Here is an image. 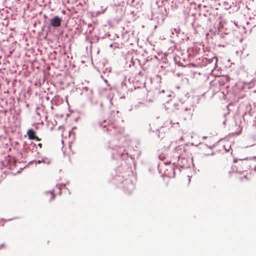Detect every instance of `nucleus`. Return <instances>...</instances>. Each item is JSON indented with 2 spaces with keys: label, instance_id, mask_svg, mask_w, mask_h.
Segmentation results:
<instances>
[{
  "label": "nucleus",
  "instance_id": "nucleus-1",
  "mask_svg": "<svg viewBox=\"0 0 256 256\" xmlns=\"http://www.w3.org/2000/svg\"><path fill=\"white\" fill-rule=\"evenodd\" d=\"M204 138H208L212 142L209 143V146H208L207 144L202 149V154L204 156H207L210 154H213V152L212 150V148L217 143V140L216 138H214L212 136H206V137H204Z\"/></svg>",
  "mask_w": 256,
  "mask_h": 256
},
{
  "label": "nucleus",
  "instance_id": "nucleus-2",
  "mask_svg": "<svg viewBox=\"0 0 256 256\" xmlns=\"http://www.w3.org/2000/svg\"><path fill=\"white\" fill-rule=\"evenodd\" d=\"M62 22L61 18L58 16H54L50 20V25L53 27H59L60 26Z\"/></svg>",
  "mask_w": 256,
  "mask_h": 256
},
{
  "label": "nucleus",
  "instance_id": "nucleus-3",
  "mask_svg": "<svg viewBox=\"0 0 256 256\" xmlns=\"http://www.w3.org/2000/svg\"><path fill=\"white\" fill-rule=\"evenodd\" d=\"M27 134L30 140H36L38 141L40 140V138L36 136V132L32 129L28 130Z\"/></svg>",
  "mask_w": 256,
  "mask_h": 256
},
{
  "label": "nucleus",
  "instance_id": "nucleus-4",
  "mask_svg": "<svg viewBox=\"0 0 256 256\" xmlns=\"http://www.w3.org/2000/svg\"><path fill=\"white\" fill-rule=\"evenodd\" d=\"M47 194L50 195L52 200H53L54 198L55 195L54 194L53 192H48L47 193Z\"/></svg>",
  "mask_w": 256,
  "mask_h": 256
},
{
  "label": "nucleus",
  "instance_id": "nucleus-5",
  "mask_svg": "<svg viewBox=\"0 0 256 256\" xmlns=\"http://www.w3.org/2000/svg\"><path fill=\"white\" fill-rule=\"evenodd\" d=\"M244 178L245 180H247V179H248V178H247V177H246V176H243V177L241 178H240V180H243V179H244Z\"/></svg>",
  "mask_w": 256,
  "mask_h": 256
},
{
  "label": "nucleus",
  "instance_id": "nucleus-6",
  "mask_svg": "<svg viewBox=\"0 0 256 256\" xmlns=\"http://www.w3.org/2000/svg\"><path fill=\"white\" fill-rule=\"evenodd\" d=\"M38 146L41 148L42 147V144L41 143H40L38 144Z\"/></svg>",
  "mask_w": 256,
  "mask_h": 256
},
{
  "label": "nucleus",
  "instance_id": "nucleus-7",
  "mask_svg": "<svg viewBox=\"0 0 256 256\" xmlns=\"http://www.w3.org/2000/svg\"><path fill=\"white\" fill-rule=\"evenodd\" d=\"M160 159H161V156H160Z\"/></svg>",
  "mask_w": 256,
  "mask_h": 256
}]
</instances>
